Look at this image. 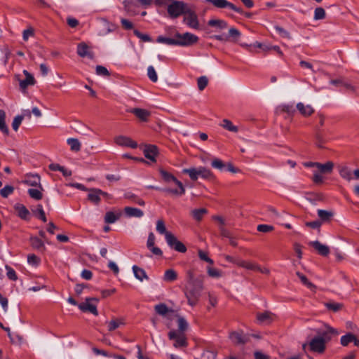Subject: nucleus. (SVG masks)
I'll use <instances>...</instances> for the list:
<instances>
[{"mask_svg":"<svg viewBox=\"0 0 359 359\" xmlns=\"http://www.w3.org/2000/svg\"><path fill=\"white\" fill-rule=\"evenodd\" d=\"M186 274L187 284L184 292L188 304L194 307L198 304L204 289V276H196L192 269L188 270Z\"/></svg>","mask_w":359,"mask_h":359,"instance_id":"1","label":"nucleus"},{"mask_svg":"<svg viewBox=\"0 0 359 359\" xmlns=\"http://www.w3.org/2000/svg\"><path fill=\"white\" fill-rule=\"evenodd\" d=\"M317 336L309 342V348L311 351L323 353L326 348V343L329 342L333 336H337L339 332L328 325H325V330H318Z\"/></svg>","mask_w":359,"mask_h":359,"instance_id":"2","label":"nucleus"},{"mask_svg":"<svg viewBox=\"0 0 359 359\" xmlns=\"http://www.w3.org/2000/svg\"><path fill=\"white\" fill-rule=\"evenodd\" d=\"M159 172L161 175L163 180L165 183L174 182L177 187L178 189H170V188H165L161 190L165 193L172 194L173 196H182L185 193V188L183 186L182 183L179 181L172 174L166 171L163 168L159 169Z\"/></svg>","mask_w":359,"mask_h":359,"instance_id":"3","label":"nucleus"},{"mask_svg":"<svg viewBox=\"0 0 359 359\" xmlns=\"http://www.w3.org/2000/svg\"><path fill=\"white\" fill-rule=\"evenodd\" d=\"M182 172L189 175L191 180L194 181L197 180L199 177L208 180H211L215 178V175L212 172L210 169L203 166L199 167L198 168H185L183 169Z\"/></svg>","mask_w":359,"mask_h":359,"instance_id":"4","label":"nucleus"},{"mask_svg":"<svg viewBox=\"0 0 359 359\" xmlns=\"http://www.w3.org/2000/svg\"><path fill=\"white\" fill-rule=\"evenodd\" d=\"M188 8V5L184 1L174 0L168 5L167 12L170 18L175 19L184 15Z\"/></svg>","mask_w":359,"mask_h":359,"instance_id":"5","label":"nucleus"},{"mask_svg":"<svg viewBox=\"0 0 359 359\" xmlns=\"http://www.w3.org/2000/svg\"><path fill=\"white\" fill-rule=\"evenodd\" d=\"M177 41V46H189L196 43L198 41V37L189 32L184 34L176 33L175 35Z\"/></svg>","mask_w":359,"mask_h":359,"instance_id":"6","label":"nucleus"},{"mask_svg":"<svg viewBox=\"0 0 359 359\" xmlns=\"http://www.w3.org/2000/svg\"><path fill=\"white\" fill-rule=\"evenodd\" d=\"M183 22L190 28L198 29L200 23L195 11L189 7L184 14Z\"/></svg>","mask_w":359,"mask_h":359,"instance_id":"7","label":"nucleus"},{"mask_svg":"<svg viewBox=\"0 0 359 359\" xmlns=\"http://www.w3.org/2000/svg\"><path fill=\"white\" fill-rule=\"evenodd\" d=\"M99 299L95 297H88L85 302L78 305L79 309L83 312H89L95 316L98 315L97 304Z\"/></svg>","mask_w":359,"mask_h":359,"instance_id":"8","label":"nucleus"},{"mask_svg":"<svg viewBox=\"0 0 359 359\" xmlns=\"http://www.w3.org/2000/svg\"><path fill=\"white\" fill-rule=\"evenodd\" d=\"M168 337L170 340H175L173 346L175 348L185 347L187 346V338L184 334L177 333L176 330H171L168 333Z\"/></svg>","mask_w":359,"mask_h":359,"instance_id":"9","label":"nucleus"},{"mask_svg":"<svg viewBox=\"0 0 359 359\" xmlns=\"http://www.w3.org/2000/svg\"><path fill=\"white\" fill-rule=\"evenodd\" d=\"M154 310L157 314L166 318L168 320H172L176 313L174 310L168 307L164 303H160L154 306Z\"/></svg>","mask_w":359,"mask_h":359,"instance_id":"10","label":"nucleus"},{"mask_svg":"<svg viewBox=\"0 0 359 359\" xmlns=\"http://www.w3.org/2000/svg\"><path fill=\"white\" fill-rule=\"evenodd\" d=\"M206 2L211 4L213 6L217 8H229L233 11L238 13H243V11L241 8L236 7L232 3L226 0H205Z\"/></svg>","mask_w":359,"mask_h":359,"instance_id":"11","label":"nucleus"},{"mask_svg":"<svg viewBox=\"0 0 359 359\" xmlns=\"http://www.w3.org/2000/svg\"><path fill=\"white\" fill-rule=\"evenodd\" d=\"M166 241L169 246L173 248L176 251L180 252H185L187 251L186 246L173 235H166Z\"/></svg>","mask_w":359,"mask_h":359,"instance_id":"12","label":"nucleus"},{"mask_svg":"<svg viewBox=\"0 0 359 359\" xmlns=\"http://www.w3.org/2000/svg\"><path fill=\"white\" fill-rule=\"evenodd\" d=\"M257 322L259 324H271L276 318V316L269 311H265L256 314Z\"/></svg>","mask_w":359,"mask_h":359,"instance_id":"13","label":"nucleus"},{"mask_svg":"<svg viewBox=\"0 0 359 359\" xmlns=\"http://www.w3.org/2000/svg\"><path fill=\"white\" fill-rule=\"evenodd\" d=\"M229 339L236 345H243L248 341L249 338L242 332L233 331L229 334Z\"/></svg>","mask_w":359,"mask_h":359,"instance_id":"14","label":"nucleus"},{"mask_svg":"<svg viewBox=\"0 0 359 359\" xmlns=\"http://www.w3.org/2000/svg\"><path fill=\"white\" fill-rule=\"evenodd\" d=\"M114 142L116 144L122 147H128L133 149H135L137 147V144L136 142L133 141L131 138L119 135L114 138Z\"/></svg>","mask_w":359,"mask_h":359,"instance_id":"15","label":"nucleus"},{"mask_svg":"<svg viewBox=\"0 0 359 359\" xmlns=\"http://www.w3.org/2000/svg\"><path fill=\"white\" fill-rule=\"evenodd\" d=\"M23 183L31 187H38L39 189H41V190H43V188L41 184V178L39 175L37 174L27 175L25 179L23 180Z\"/></svg>","mask_w":359,"mask_h":359,"instance_id":"16","label":"nucleus"},{"mask_svg":"<svg viewBox=\"0 0 359 359\" xmlns=\"http://www.w3.org/2000/svg\"><path fill=\"white\" fill-rule=\"evenodd\" d=\"M143 153L147 158L149 159L152 162H156V156L158 154V149L156 145L148 144L145 145Z\"/></svg>","mask_w":359,"mask_h":359,"instance_id":"17","label":"nucleus"},{"mask_svg":"<svg viewBox=\"0 0 359 359\" xmlns=\"http://www.w3.org/2000/svg\"><path fill=\"white\" fill-rule=\"evenodd\" d=\"M23 74L25 76V79L23 80L19 79V85L22 90H25L28 86L34 85L36 81L32 74H31L28 71L23 70Z\"/></svg>","mask_w":359,"mask_h":359,"instance_id":"18","label":"nucleus"},{"mask_svg":"<svg viewBox=\"0 0 359 359\" xmlns=\"http://www.w3.org/2000/svg\"><path fill=\"white\" fill-rule=\"evenodd\" d=\"M296 107L299 112L304 117L310 116L314 113V109L310 104L298 102Z\"/></svg>","mask_w":359,"mask_h":359,"instance_id":"19","label":"nucleus"},{"mask_svg":"<svg viewBox=\"0 0 359 359\" xmlns=\"http://www.w3.org/2000/svg\"><path fill=\"white\" fill-rule=\"evenodd\" d=\"M309 245L312 246L320 255L327 256L330 253L329 247L322 244L318 241L310 242Z\"/></svg>","mask_w":359,"mask_h":359,"instance_id":"20","label":"nucleus"},{"mask_svg":"<svg viewBox=\"0 0 359 359\" xmlns=\"http://www.w3.org/2000/svg\"><path fill=\"white\" fill-rule=\"evenodd\" d=\"M131 113L135 114L140 120L142 121H147L151 115V112L147 109L142 108H134L131 109Z\"/></svg>","mask_w":359,"mask_h":359,"instance_id":"21","label":"nucleus"},{"mask_svg":"<svg viewBox=\"0 0 359 359\" xmlns=\"http://www.w3.org/2000/svg\"><path fill=\"white\" fill-rule=\"evenodd\" d=\"M108 331L112 332L118 329L120 326L124 325L125 322L123 318H113L109 321L106 322Z\"/></svg>","mask_w":359,"mask_h":359,"instance_id":"22","label":"nucleus"},{"mask_svg":"<svg viewBox=\"0 0 359 359\" xmlns=\"http://www.w3.org/2000/svg\"><path fill=\"white\" fill-rule=\"evenodd\" d=\"M237 266L252 271H257V269H259V266L257 264L251 261H246L243 259L238 260L237 262Z\"/></svg>","mask_w":359,"mask_h":359,"instance_id":"23","label":"nucleus"},{"mask_svg":"<svg viewBox=\"0 0 359 359\" xmlns=\"http://www.w3.org/2000/svg\"><path fill=\"white\" fill-rule=\"evenodd\" d=\"M77 53L79 56L84 57H93V54L88 50V46L86 43H81L77 46Z\"/></svg>","mask_w":359,"mask_h":359,"instance_id":"24","label":"nucleus"},{"mask_svg":"<svg viewBox=\"0 0 359 359\" xmlns=\"http://www.w3.org/2000/svg\"><path fill=\"white\" fill-rule=\"evenodd\" d=\"M324 306L328 311L334 313L339 312L344 308V304L342 303L335 302L334 301L325 302Z\"/></svg>","mask_w":359,"mask_h":359,"instance_id":"25","label":"nucleus"},{"mask_svg":"<svg viewBox=\"0 0 359 359\" xmlns=\"http://www.w3.org/2000/svg\"><path fill=\"white\" fill-rule=\"evenodd\" d=\"M316 168L321 173L330 174L334 168V163L332 161H327L324 164L318 163Z\"/></svg>","mask_w":359,"mask_h":359,"instance_id":"26","label":"nucleus"},{"mask_svg":"<svg viewBox=\"0 0 359 359\" xmlns=\"http://www.w3.org/2000/svg\"><path fill=\"white\" fill-rule=\"evenodd\" d=\"M339 175L344 179L345 180L350 182L353 179V172L351 171V170L346 166L342 165L339 168Z\"/></svg>","mask_w":359,"mask_h":359,"instance_id":"27","label":"nucleus"},{"mask_svg":"<svg viewBox=\"0 0 359 359\" xmlns=\"http://www.w3.org/2000/svg\"><path fill=\"white\" fill-rule=\"evenodd\" d=\"M132 269L134 273L135 277L140 281H143L144 280H149V276L147 275L146 271L143 269L136 265H134Z\"/></svg>","mask_w":359,"mask_h":359,"instance_id":"28","label":"nucleus"},{"mask_svg":"<svg viewBox=\"0 0 359 359\" xmlns=\"http://www.w3.org/2000/svg\"><path fill=\"white\" fill-rule=\"evenodd\" d=\"M88 191H89V194L88 195V200H90L91 202L95 204H98L100 201V193H101V189H88Z\"/></svg>","mask_w":359,"mask_h":359,"instance_id":"29","label":"nucleus"},{"mask_svg":"<svg viewBox=\"0 0 359 359\" xmlns=\"http://www.w3.org/2000/svg\"><path fill=\"white\" fill-rule=\"evenodd\" d=\"M124 212L128 217H141L144 215L142 210L133 207H126Z\"/></svg>","mask_w":359,"mask_h":359,"instance_id":"30","label":"nucleus"},{"mask_svg":"<svg viewBox=\"0 0 359 359\" xmlns=\"http://www.w3.org/2000/svg\"><path fill=\"white\" fill-rule=\"evenodd\" d=\"M15 209L18 212V215L22 219H28L29 212L27 208L22 204L18 203L15 205Z\"/></svg>","mask_w":359,"mask_h":359,"instance_id":"31","label":"nucleus"},{"mask_svg":"<svg viewBox=\"0 0 359 359\" xmlns=\"http://www.w3.org/2000/svg\"><path fill=\"white\" fill-rule=\"evenodd\" d=\"M276 112L280 114L286 113L290 116H293L295 112V109L292 104H284L277 107Z\"/></svg>","mask_w":359,"mask_h":359,"instance_id":"32","label":"nucleus"},{"mask_svg":"<svg viewBox=\"0 0 359 359\" xmlns=\"http://www.w3.org/2000/svg\"><path fill=\"white\" fill-rule=\"evenodd\" d=\"M0 131L6 135H9V130L6 123V112L2 109H0Z\"/></svg>","mask_w":359,"mask_h":359,"instance_id":"33","label":"nucleus"},{"mask_svg":"<svg viewBox=\"0 0 359 359\" xmlns=\"http://www.w3.org/2000/svg\"><path fill=\"white\" fill-rule=\"evenodd\" d=\"M174 318H177V323H178V331H177V333L184 334V332L186 331L188 328V323H187V320L184 319V318L179 316L177 313H175L174 315Z\"/></svg>","mask_w":359,"mask_h":359,"instance_id":"34","label":"nucleus"},{"mask_svg":"<svg viewBox=\"0 0 359 359\" xmlns=\"http://www.w3.org/2000/svg\"><path fill=\"white\" fill-rule=\"evenodd\" d=\"M121 216V212L115 214L112 211L107 212L104 216V222L107 224H112L117 221Z\"/></svg>","mask_w":359,"mask_h":359,"instance_id":"35","label":"nucleus"},{"mask_svg":"<svg viewBox=\"0 0 359 359\" xmlns=\"http://www.w3.org/2000/svg\"><path fill=\"white\" fill-rule=\"evenodd\" d=\"M220 126L226 130L232 133H237L238 131V127L234 126L230 120L226 118L222 120Z\"/></svg>","mask_w":359,"mask_h":359,"instance_id":"36","label":"nucleus"},{"mask_svg":"<svg viewBox=\"0 0 359 359\" xmlns=\"http://www.w3.org/2000/svg\"><path fill=\"white\" fill-rule=\"evenodd\" d=\"M67 144L70 146V149L73 151H79L81 150V142L76 138H69L67 140Z\"/></svg>","mask_w":359,"mask_h":359,"instance_id":"37","label":"nucleus"},{"mask_svg":"<svg viewBox=\"0 0 359 359\" xmlns=\"http://www.w3.org/2000/svg\"><path fill=\"white\" fill-rule=\"evenodd\" d=\"M177 274L173 269H168L165 271L163 280L165 282H172L177 280Z\"/></svg>","mask_w":359,"mask_h":359,"instance_id":"38","label":"nucleus"},{"mask_svg":"<svg viewBox=\"0 0 359 359\" xmlns=\"http://www.w3.org/2000/svg\"><path fill=\"white\" fill-rule=\"evenodd\" d=\"M31 245L32 248L36 250L43 251L45 250V246L43 242L36 237H32L30 238Z\"/></svg>","mask_w":359,"mask_h":359,"instance_id":"39","label":"nucleus"},{"mask_svg":"<svg viewBox=\"0 0 359 359\" xmlns=\"http://www.w3.org/2000/svg\"><path fill=\"white\" fill-rule=\"evenodd\" d=\"M191 213L194 219L199 222L202 219L203 215L208 213V210L205 208L194 209Z\"/></svg>","mask_w":359,"mask_h":359,"instance_id":"40","label":"nucleus"},{"mask_svg":"<svg viewBox=\"0 0 359 359\" xmlns=\"http://www.w3.org/2000/svg\"><path fill=\"white\" fill-rule=\"evenodd\" d=\"M318 215L323 222H327L333 217L334 213L332 211L318 210Z\"/></svg>","mask_w":359,"mask_h":359,"instance_id":"41","label":"nucleus"},{"mask_svg":"<svg viewBox=\"0 0 359 359\" xmlns=\"http://www.w3.org/2000/svg\"><path fill=\"white\" fill-rule=\"evenodd\" d=\"M208 25L211 27H217L220 29H226L227 27V23L222 20L212 19L208 21Z\"/></svg>","mask_w":359,"mask_h":359,"instance_id":"42","label":"nucleus"},{"mask_svg":"<svg viewBox=\"0 0 359 359\" xmlns=\"http://www.w3.org/2000/svg\"><path fill=\"white\" fill-rule=\"evenodd\" d=\"M43 191L41 189H28V194L32 198L39 201L43 198Z\"/></svg>","mask_w":359,"mask_h":359,"instance_id":"43","label":"nucleus"},{"mask_svg":"<svg viewBox=\"0 0 359 359\" xmlns=\"http://www.w3.org/2000/svg\"><path fill=\"white\" fill-rule=\"evenodd\" d=\"M355 340V335L351 333H348L341 337L340 343L343 346H347L349 343Z\"/></svg>","mask_w":359,"mask_h":359,"instance_id":"44","label":"nucleus"},{"mask_svg":"<svg viewBox=\"0 0 359 359\" xmlns=\"http://www.w3.org/2000/svg\"><path fill=\"white\" fill-rule=\"evenodd\" d=\"M156 230L161 234H164L166 238V235L172 234V233L167 231L164 222L162 219H158L156 222Z\"/></svg>","mask_w":359,"mask_h":359,"instance_id":"45","label":"nucleus"},{"mask_svg":"<svg viewBox=\"0 0 359 359\" xmlns=\"http://www.w3.org/2000/svg\"><path fill=\"white\" fill-rule=\"evenodd\" d=\"M296 275L299 278V279L301 280L302 283L304 284L306 286H307L309 288L312 289V290L316 289V286L311 282H310L304 274L297 271L296 273Z\"/></svg>","mask_w":359,"mask_h":359,"instance_id":"46","label":"nucleus"},{"mask_svg":"<svg viewBox=\"0 0 359 359\" xmlns=\"http://www.w3.org/2000/svg\"><path fill=\"white\" fill-rule=\"evenodd\" d=\"M207 273L212 278H219L222 276V272L220 270L212 266H208Z\"/></svg>","mask_w":359,"mask_h":359,"instance_id":"47","label":"nucleus"},{"mask_svg":"<svg viewBox=\"0 0 359 359\" xmlns=\"http://www.w3.org/2000/svg\"><path fill=\"white\" fill-rule=\"evenodd\" d=\"M208 79L205 76H202L199 77L197 80V85L199 90H203L205 87L208 86Z\"/></svg>","mask_w":359,"mask_h":359,"instance_id":"48","label":"nucleus"},{"mask_svg":"<svg viewBox=\"0 0 359 359\" xmlns=\"http://www.w3.org/2000/svg\"><path fill=\"white\" fill-rule=\"evenodd\" d=\"M156 41L158 43H166L168 45L177 46V41H176V38L175 39L167 38V37H164L162 36H158Z\"/></svg>","mask_w":359,"mask_h":359,"instance_id":"49","label":"nucleus"},{"mask_svg":"<svg viewBox=\"0 0 359 359\" xmlns=\"http://www.w3.org/2000/svg\"><path fill=\"white\" fill-rule=\"evenodd\" d=\"M147 76L149 79L153 82H156L158 81V76L156 70L151 65L149 66L147 68Z\"/></svg>","mask_w":359,"mask_h":359,"instance_id":"50","label":"nucleus"},{"mask_svg":"<svg viewBox=\"0 0 359 359\" xmlns=\"http://www.w3.org/2000/svg\"><path fill=\"white\" fill-rule=\"evenodd\" d=\"M326 13L324 8L321 7L316 8L314 11V19L316 20H323L325 18Z\"/></svg>","mask_w":359,"mask_h":359,"instance_id":"51","label":"nucleus"},{"mask_svg":"<svg viewBox=\"0 0 359 359\" xmlns=\"http://www.w3.org/2000/svg\"><path fill=\"white\" fill-rule=\"evenodd\" d=\"M14 191V187L11 185H6L0 190V194L4 198H7Z\"/></svg>","mask_w":359,"mask_h":359,"instance_id":"52","label":"nucleus"},{"mask_svg":"<svg viewBox=\"0 0 359 359\" xmlns=\"http://www.w3.org/2000/svg\"><path fill=\"white\" fill-rule=\"evenodd\" d=\"M211 165L212 168L219 170H222L225 168V164L224 162L221 159L217 158L212 161Z\"/></svg>","mask_w":359,"mask_h":359,"instance_id":"53","label":"nucleus"},{"mask_svg":"<svg viewBox=\"0 0 359 359\" xmlns=\"http://www.w3.org/2000/svg\"><path fill=\"white\" fill-rule=\"evenodd\" d=\"M24 118V116L22 115L16 116L12 123V128L13 129L17 132L18 130L19 126H20L22 120Z\"/></svg>","mask_w":359,"mask_h":359,"instance_id":"54","label":"nucleus"},{"mask_svg":"<svg viewBox=\"0 0 359 359\" xmlns=\"http://www.w3.org/2000/svg\"><path fill=\"white\" fill-rule=\"evenodd\" d=\"M315 138H316V144L318 147L319 148H323V144L325 143V140L323 137V135L318 132L316 133V134L315 135Z\"/></svg>","mask_w":359,"mask_h":359,"instance_id":"55","label":"nucleus"},{"mask_svg":"<svg viewBox=\"0 0 359 359\" xmlns=\"http://www.w3.org/2000/svg\"><path fill=\"white\" fill-rule=\"evenodd\" d=\"M5 268L7 271V277L11 280H16L18 279V276L15 271L8 265H6Z\"/></svg>","mask_w":359,"mask_h":359,"instance_id":"56","label":"nucleus"},{"mask_svg":"<svg viewBox=\"0 0 359 359\" xmlns=\"http://www.w3.org/2000/svg\"><path fill=\"white\" fill-rule=\"evenodd\" d=\"M34 36V29L33 27H30L28 29L23 31L22 38L24 41H27L29 37H33Z\"/></svg>","mask_w":359,"mask_h":359,"instance_id":"57","label":"nucleus"},{"mask_svg":"<svg viewBox=\"0 0 359 359\" xmlns=\"http://www.w3.org/2000/svg\"><path fill=\"white\" fill-rule=\"evenodd\" d=\"M241 32L236 28L231 27L229 30V36L233 39V41H236L240 37Z\"/></svg>","mask_w":359,"mask_h":359,"instance_id":"58","label":"nucleus"},{"mask_svg":"<svg viewBox=\"0 0 359 359\" xmlns=\"http://www.w3.org/2000/svg\"><path fill=\"white\" fill-rule=\"evenodd\" d=\"M134 34L136 36L145 42L151 41V37L148 34H142L137 29L134 30Z\"/></svg>","mask_w":359,"mask_h":359,"instance_id":"59","label":"nucleus"},{"mask_svg":"<svg viewBox=\"0 0 359 359\" xmlns=\"http://www.w3.org/2000/svg\"><path fill=\"white\" fill-rule=\"evenodd\" d=\"M34 213L37 212L39 214V218L43 222H46L47 221L46 217L45 215V212L43 210L41 205H38L36 207V210H33Z\"/></svg>","mask_w":359,"mask_h":359,"instance_id":"60","label":"nucleus"},{"mask_svg":"<svg viewBox=\"0 0 359 359\" xmlns=\"http://www.w3.org/2000/svg\"><path fill=\"white\" fill-rule=\"evenodd\" d=\"M96 73L98 75H102V76H109L110 75L107 69L101 65H97L96 67Z\"/></svg>","mask_w":359,"mask_h":359,"instance_id":"61","label":"nucleus"},{"mask_svg":"<svg viewBox=\"0 0 359 359\" xmlns=\"http://www.w3.org/2000/svg\"><path fill=\"white\" fill-rule=\"evenodd\" d=\"M198 257L201 260H203L210 264H213V263H214L213 260L212 259H210V257H208L207 253L203 250L198 251Z\"/></svg>","mask_w":359,"mask_h":359,"instance_id":"62","label":"nucleus"},{"mask_svg":"<svg viewBox=\"0 0 359 359\" xmlns=\"http://www.w3.org/2000/svg\"><path fill=\"white\" fill-rule=\"evenodd\" d=\"M273 230V226L267 224H259L257 226V231L263 233H267Z\"/></svg>","mask_w":359,"mask_h":359,"instance_id":"63","label":"nucleus"},{"mask_svg":"<svg viewBox=\"0 0 359 359\" xmlns=\"http://www.w3.org/2000/svg\"><path fill=\"white\" fill-rule=\"evenodd\" d=\"M27 262L30 264L37 265L39 263L40 259L35 255L31 254V255H29L28 257H27Z\"/></svg>","mask_w":359,"mask_h":359,"instance_id":"64","label":"nucleus"}]
</instances>
